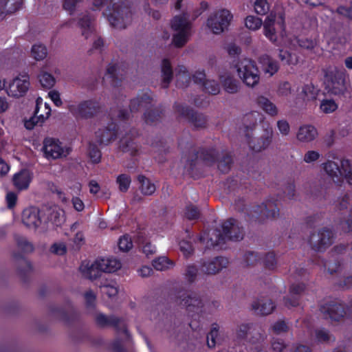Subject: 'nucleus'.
<instances>
[{
    "instance_id": "1",
    "label": "nucleus",
    "mask_w": 352,
    "mask_h": 352,
    "mask_svg": "<svg viewBox=\"0 0 352 352\" xmlns=\"http://www.w3.org/2000/svg\"><path fill=\"white\" fill-rule=\"evenodd\" d=\"M282 194H277L276 199H267L261 204H256L250 208L247 207L243 198H238L234 201V208L237 212L244 214L249 220L263 222L265 219H273L279 214L278 207V198L287 197L289 199H294L295 196V184L292 179H286L282 182Z\"/></svg>"
},
{
    "instance_id": "2",
    "label": "nucleus",
    "mask_w": 352,
    "mask_h": 352,
    "mask_svg": "<svg viewBox=\"0 0 352 352\" xmlns=\"http://www.w3.org/2000/svg\"><path fill=\"white\" fill-rule=\"evenodd\" d=\"M184 144L183 140H179L178 146L182 150V157L186 158L184 168L192 176H193L194 169L196 167L199 158L205 165L208 166H211L218 162V168L223 173H227L230 170L233 163L230 154H223L220 158L219 151L213 146L210 148H200L197 151L192 142H187L186 146Z\"/></svg>"
},
{
    "instance_id": "3",
    "label": "nucleus",
    "mask_w": 352,
    "mask_h": 352,
    "mask_svg": "<svg viewBox=\"0 0 352 352\" xmlns=\"http://www.w3.org/2000/svg\"><path fill=\"white\" fill-rule=\"evenodd\" d=\"M106 2L107 0H92L96 10H100ZM104 14L111 26L117 29H125L132 21L131 7L124 0H110V6Z\"/></svg>"
},
{
    "instance_id": "4",
    "label": "nucleus",
    "mask_w": 352,
    "mask_h": 352,
    "mask_svg": "<svg viewBox=\"0 0 352 352\" xmlns=\"http://www.w3.org/2000/svg\"><path fill=\"white\" fill-rule=\"evenodd\" d=\"M265 336L261 332L258 326L254 323H243L239 324L235 331L234 341L239 344L233 348L234 352H249L248 345L254 346L260 351L261 343Z\"/></svg>"
},
{
    "instance_id": "5",
    "label": "nucleus",
    "mask_w": 352,
    "mask_h": 352,
    "mask_svg": "<svg viewBox=\"0 0 352 352\" xmlns=\"http://www.w3.org/2000/svg\"><path fill=\"white\" fill-rule=\"evenodd\" d=\"M175 298L177 302L186 307L188 316L192 319L188 325L193 331H197L200 326L199 319L204 307L203 300L197 293L188 294L184 289L178 290Z\"/></svg>"
},
{
    "instance_id": "6",
    "label": "nucleus",
    "mask_w": 352,
    "mask_h": 352,
    "mask_svg": "<svg viewBox=\"0 0 352 352\" xmlns=\"http://www.w3.org/2000/svg\"><path fill=\"white\" fill-rule=\"evenodd\" d=\"M153 98L146 91L139 94L135 98L131 100L129 108L131 113H135L141 109H146L144 113V120L147 124H155L160 122L164 114V109L162 106L157 107L154 109H148L151 104Z\"/></svg>"
},
{
    "instance_id": "7",
    "label": "nucleus",
    "mask_w": 352,
    "mask_h": 352,
    "mask_svg": "<svg viewBox=\"0 0 352 352\" xmlns=\"http://www.w3.org/2000/svg\"><path fill=\"white\" fill-rule=\"evenodd\" d=\"M222 232L219 230L214 231V236L210 238L213 248L221 246L226 241H239L244 237L243 228L234 218H229L221 224Z\"/></svg>"
},
{
    "instance_id": "8",
    "label": "nucleus",
    "mask_w": 352,
    "mask_h": 352,
    "mask_svg": "<svg viewBox=\"0 0 352 352\" xmlns=\"http://www.w3.org/2000/svg\"><path fill=\"white\" fill-rule=\"evenodd\" d=\"M322 166L325 173L334 183L340 186L345 179L352 186V168L349 160L342 159L339 162L328 160Z\"/></svg>"
},
{
    "instance_id": "9",
    "label": "nucleus",
    "mask_w": 352,
    "mask_h": 352,
    "mask_svg": "<svg viewBox=\"0 0 352 352\" xmlns=\"http://www.w3.org/2000/svg\"><path fill=\"white\" fill-rule=\"evenodd\" d=\"M323 72L324 84L328 93L336 96L344 95L347 89L345 71L330 66Z\"/></svg>"
},
{
    "instance_id": "10",
    "label": "nucleus",
    "mask_w": 352,
    "mask_h": 352,
    "mask_svg": "<svg viewBox=\"0 0 352 352\" xmlns=\"http://www.w3.org/2000/svg\"><path fill=\"white\" fill-rule=\"evenodd\" d=\"M236 67L239 77L247 86L253 87L259 82V71L254 61L244 58Z\"/></svg>"
},
{
    "instance_id": "11",
    "label": "nucleus",
    "mask_w": 352,
    "mask_h": 352,
    "mask_svg": "<svg viewBox=\"0 0 352 352\" xmlns=\"http://www.w3.org/2000/svg\"><path fill=\"white\" fill-rule=\"evenodd\" d=\"M69 112L76 118L88 120L96 116L100 110L99 103L94 100H87L68 107Z\"/></svg>"
},
{
    "instance_id": "12",
    "label": "nucleus",
    "mask_w": 352,
    "mask_h": 352,
    "mask_svg": "<svg viewBox=\"0 0 352 352\" xmlns=\"http://www.w3.org/2000/svg\"><path fill=\"white\" fill-rule=\"evenodd\" d=\"M319 310L325 319L339 322L346 314V306L340 300H331L321 304Z\"/></svg>"
},
{
    "instance_id": "13",
    "label": "nucleus",
    "mask_w": 352,
    "mask_h": 352,
    "mask_svg": "<svg viewBox=\"0 0 352 352\" xmlns=\"http://www.w3.org/2000/svg\"><path fill=\"white\" fill-rule=\"evenodd\" d=\"M334 241L333 231L327 228H322L318 234H311L309 243L313 250L318 252H324Z\"/></svg>"
},
{
    "instance_id": "14",
    "label": "nucleus",
    "mask_w": 352,
    "mask_h": 352,
    "mask_svg": "<svg viewBox=\"0 0 352 352\" xmlns=\"http://www.w3.org/2000/svg\"><path fill=\"white\" fill-rule=\"evenodd\" d=\"M233 18L227 9H221L210 15L207 20V26L215 34H219L226 30Z\"/></svg>"
},
{
    "instance_id": "15",
    "label": "nucleus",
    "mask_w": 352,
    "mask_h": 352,
    "mask_svg": "<svg viewBox=\"0 0 352 352\" xmlns=\"http://www.w3.org/2000/svg\"><path fill=\"white\" fill-rule=\"evenodd\" d=\"M173 107L180 117L186 119L195 128L206 127L207 119L204 114L199 113L192 108L178 102H175Z\"/></svg>"
},
{
    "instance_id": "16",
    "label": "nucleus",
    "mask_w": 352,
    "mask_h": 352,
    "mask_svg": "<svg viewBox=\"0 0 352 352\" xmlns=\"http://www.w3.org/2000/svg\"><path fill=\"white\" fill-rule=\"evenodd\" d=\"M71 149L63 146L58 139L45 138L43 140V151L47 160H56L66 157L69 154Z\"/></svg>"
},
{
    "instance_id": "17",
    "label": "nucleus",
    "mask_w": 352,
    "mask_h": 352,
    "mask_svg": "<svg viewBox=\"0 0 352 352\" xmlns=\"http://www.w3.org/2000/svg\"><path fill=\"white\" fill-rule=\"evenodd\" d=\"M96 322L100 327H113L118 334L123 333L128 340L131 339V335L127 329L126 324L122 318L113 315L107 316L103 314H99L96 317Z\"/></svg>"
},
{
    "instance_id": "18",
    "label": "nucleus",
    "mask_w": 352,
    "mask_h": 352,
    "mask_svg": "<svg viewBox=\"0 0 352 352\" xmlns=\"http://www.w3.org/2000/svg\"><path fill=\"white\" fill-rule=\"evenodd\" d=\"M228 261L223 256H216L211 259L202 258L199 262V270L206 274H216L227 267Z\"/></svg>"
},
{
    "instance_id": "19",
    "label": "nucleus",
    "mask_w": 352,
    "mask_h": 352,
    "mask_svg": "<svg viewBox=\"0 0 352 352\" xmlns=\"http://www.w3.org/2000/svg\"><path fill=\"white\" fill-rule=\"evenodd\" d=\"M347 245L345 244H339L333 247L331 252V256L333 258L334 263H332L331 261H324L321 260V263L322 264L324 270H327V272L330 274H333L336 272L340 265L341 263L338 260V256L343 254L346 252L347 250Z\"/></svg>"
},
{
    "instance_id": "20",
    "label": "nucleus",
    "mask_w": 352,
    "mask_h": 352,
    "mask_svg": "<svg viewBox=\"0 0 352 352\" xmlns=\"http://www.w3.org/2000/svg\"><path fill=\"white\" fill-rule=\"evenodd\" d=\"M22 222L29 228L36 229L41 223L40 210L35 206H30L23 210Z\"/></svg>"
},
{
    "instance_id": "21",
    "label": "nucleus",
    "mask_w": 352,
    "mask_h": 352,
    "mask_svg": "<svg viewBox=\"0 0 352 352\" xmlns=\"http://www.w3.org/2000/svg\"><path fill=\"white\" fill-rule=\"evenodd\" d=\"M23 79L16 78L9 84L8 94L12 97L19 98L24 96L30 86L28 76H23Z\"/></svg>"
},
{
    "instance_id": "22",
    "label": "nucleus",
    "mask_w": 352,
    "mask_h": 352,
    "mask_svg": "<svg viewBox=\"0 0 352 352\" xmlns=\"http://www.w3.org/2000/svg\"><path fill=\"white\" fill-rule=\"evenodd\" d=\"M304 283L292 284L289 287V295L284 297L285 305L287 307H295L299 305L300 296L305 291Z\"/></svg>"
},
{
    "instance_id": "23",
    "label": "nucleus",
    "mask_w": 352,
    "mask_h": 352,
    "mask_svg": "<svg viewBox=\"0 0 352 352\" xmlns=\"http://www.w3.org/2000/svg\"><path fill=\"white\" fill-rule=\"evenodd\" d=\"M32 178V173L29 170L23 168L14 175L12 183L19 191H23L29 188Z\"/></svg>"
},
{
    "instance_id": "24",
    "label": "nucleus",
    "mask_w": 352,
    "mask_h": 352,
    "mask_svg": "<svg viewBox=\"0 0 352 352\" xmlns=\"http://www.w3.org/2000/svg\"><path fill=\"white\" fill-rule=\"evenodd\" d=\"M118 135V126L111 123L104 129H100L96 132L98 142L100 144L107 145L111 141L115 140Z\"/></svg>"
},
{
    "instance_id": "25",
    "label": "nucleus",
    "mask_w": 352,
    "mask_h": 352,
    "mask_svg": "<svg viewBox=\"0 0 352 352\" xmlns=\"http://www.w3.org/2000/svg\"><path fill=\"white\" fill-rule=\"evenodd\" d=\"M12 256L16 261H19L17 269L19 276L23 283H27L29 275L32 271L31 263L21 253L14 252Z\"/></svg>"
},
{
    "instance_id": "26",
    "label": "nucleus",
    "mask_w": 352,
    "mask_h": 352,
    "mask_svg": "<svg viewBox=\"0 0 352 352\" xmlns=\"http://www.w3.org/2000/svg\"><path fill=\"white\" fill-rule=\"evenodd\" d=\"M248 143L250 148L255 152H260L267 148L272 142V131L270 133L266 131L265 134L260 138L250 139V136L247 137Z\"/></svg>"
},
{
    "instance_id": "27",
    "label": "nucleus",
    "mask_w": 352,
    "mask_h": 352,
    "mask_svg": "<svg viewBox=\"0 0 352 352\" xmlns=\"http://www.w3.org/2000/svg\"><path fill=\"white\" fill-rule=\"evenodd\" d=\"M122 72H124V74L120 73V67L118 64L110 63L108 65L107 74L109 78H111L110 83L112 87H118L121 85L124 76L126 74V72H124V69H122Z\"/></svg>"
},
{
    "instance_id": "28",
    "label": "nucleus",
    "mask_w": 352,
    "mask_h": 352,
    "mask_svg": "<svg viewBox=\"0 0 352 352\" xmlns=\"http://www.w3.org/2000/svg\"><path fill=\"white\" fill-rule=\"evenodd\" d=\"M263 71L265 74L272 76L279 69L278 62L267 54L262 55L259 58Z\"/></svg>"
},
{
    "instance_id": "29",
    "label": "nucleus",
    "mask_w": 352,
    "mask_h": 352,
    "mask_svg": "<svg viewBox=\"0 0 352 352\" xmlns=\"http://www.w3.org/2000/svg\"><path fill=\"white\" fill-rule=\"evenodd\" d=\"M94 16L90 13L84 14L78 21V25L82 31V34L87 38L94 31Z\"/></svg>"
},
{
    "instance_id": "30",
    "label": "nucleus",
    "mask_w": 352,
    "mask_h": 352,
    "mask_svg": "<svg viewBox=\"0 0 352 352\" xmlns=\"http://www.w3.org/2000/svg\"><path fill=\"white\" fill-rule=\"evenodd\" d=\"M318 135V131L315 126L306 124L300 126L297 133L298 140L309 142L314 140Z\"/></svg>"
},
{
    "instance_id": "31",
    "label": "nucleus",
    "mask_w": 352,
    "mask_h": 352,
    "mask_svg": "<svg viewBox=\"0 0 352 352\" xmlns=\"http://www.w3.org/2000/svg\"><path fill=\"white\" fill-rule=\"evenodd\" d=\"M50 311L67 324L73 322L77 318V314L73 309L66 311L61 307H50Z\"/></svg>"
},
{
    "instance_id": "32",
    "label": "nucleus",
    "mask_w": 352,
    "mask_h": 352,
    "mask_svg": "<svg viewBox=\"0 0 352 352\" xmlns=\"http://www.w3.org/2000/svg\"><path fill=\"white\" fill-rule=\"evenodd\" d=\"M252 309L258 311L261 315L270 314L275 309L274 302L271 299H258L253 302Z\"/></svg>"
},
{
    "instance_id": "33",
    "label": "nucleus",
    "mask_w": 352,
    "mask_h": 352,
    "mask_svg": "<svg viewBox=\"0 0 352 352\" xmlns=\"http://www.w3.org/2000/svg\"><path fill=\"white\" fill-rule=\"evenodd\" d=\"M23 5V0H0V12L10 14L19 10Z\"/></svg>"
},
{
    "instance_id": "34",
    "label": "nucleus",
    "mask_w": 352,
    "mask_h": 352,
    "mask_svg": "<svg viewBox=\"0 0 352 352\" xmlns=\"http://www.w3.org/2000/svg\"><path fill=\"white\" fill-rule=\"evenodd\" d=\"M176 72V86L179 88L187 87L191 80L187 68L184 65H178Z\"/></svg>"
},
{
    "instance_id": "35",
    "label": "nucleus",
    "mask_w": 352,
    "mask_h": 352,
    "mask_svg": "<svg viewBox=\"0 0 352 352\" xmlns=\"http://www.w3.org/2000/svg\"><path fill=\"white\" fill-rule=\"evenodd\" d=\"M162 87L168 88L173 80V72L171 63L167 58H164L162 61Z\"/></svg>"
},
{
    "instance_id": "36",
    "label": "nucleus",
    "mask_w": 352,
    "mask_h": 352,
    "mask_svg": "<svg viewBox=\"0 0 352 352\" xmlns=\"http://www.w3.org/2000/svg\"><path fill=\"white\" fill-rule=\"evenodd\" d=\"M103 272L104 271L103 267H102L99 258H97L90 266L83 270L86 277L92 280L100 277Z\"/></svg>"
},
{
    "instance_id": "37",
    "label": "nucleus",
    "mask_w": 352,
    "mask_h": 352,
    "mask_svg": "<svg viewBox=\"0 0 352 352\" xmlns=\"http://www.w3.org/2000/svg\"><path fill=\"white\" fill-rule=\"evenodd\" d=\"M261 120L260 114L257 111L246 113L243 117V124L245 129V136L248 137L249 131H252L257 124L258 119Z\"/></svg>"
},
{
    "instance_id": "38",
    "label": "nucleus",
    "mask_w": 352,
    "mask_h": 352,
    "mask_svg": "<svg viewBox=\"0 0 352 352\" xmlns=\"http://www.w3.org/2000/svg\"><path fill=\"white\" fill-rule=\"evenodd\" d=\"M99 261L105 273H113L121 268L120 261L113 257L100 258Z\"/></svg>"
},
{
    "instance_id": "39",
    "label": "nucleus",
    "mask_w": 352,
    "mask_h": 352,
    "mask_svg": "<svg viewBox=\"0 0 352 352\" xmlns=\"http://www.w3.org/2000/svg\"><path fill=\"white\" fill-rule=\"evenodd\" d=\"M40 103L38 100H36L34 115L30 118V120L25 122V127L27 129L31 130L37 124H41L47 119V117H44L43 114H38Z\"/></svg>"
},
{
    "instance_id": "40",
    "label": "nucleus",
    "mask_w": 352,
    "mask_h": 352,
    "mask_svg": "<svg viewBox=\"0 0 352 352\" xmlns=\"http://www.w3.org/2000/svg\"><path fill=\"white\" fill-rule=\"evenodd\" d=\"M258 105L268 115L276 116L278 114L276 106L268 98L263 96H258L256 99Z\"/></svg>"
},
{
    "instance_id": "41",
    "label": "nucleus",
    "mask_w": 352,
    "mask_h": 352,
    "mask_svg": "<svg viewBox=\"0 0 352 352\" xmlns=\"http://www.w3.org/2000/svg\"><path fill=\"white\" fill-rule=\"evenodd\" d=\"M220 80L226 92L229 94H236L239 91V81L231 76H221Z\"/></svg>"
},
{
    "instance_id": "42",
    "label": "nucleus",
    "mask_w": 352,
    "mask_h": 352,
    "mask_svg": "<svg viewBox=\"0 0 352 352\" xmlns=\"http://www.w3.org/2000/svg\"><path fill=\"white\" fill-rule=\"evenodd\" d=\"M138 181L140 183V190L141 192L146 196L153 195L155 190V185L143 175L138 176Z\"/></svg>"
},
{
    "instance_id": "43",
    "label": "nucleus",
    "mask_w": 352,
    "mask_h": 352,
    "mask_svg": "<svg viewBox=\"0 0 352 352\" xmlns=\"http://www.w3.org/2000/svg\"><path fill=\"white\" fill-rule=\"evenodd\" d=\"M171 28L175 31L190 30L191 24L185 16L177 15L171 21Z\"/></svg>"
},
{
    "instance_id": "44",
    "label": "nucleus",
    "mask_w": 352,
    "mask_h": 352,
    "mask_svg": "<svg viewBox=\"0 0 352 352\" xmlns=\"http://www.w3.org/2000/svg\"><path fill=\"white\" fill-rule=\"evenodd\" d=\"M320 90L318 87L313 85V83H308L304 85L302 89L301 94L304 100L313 101L316 100L317 96Z\"/></svg>"
},
{
    "instance_id": "45",
    "label": "nucleus",
    "mask_w": 352,
    "mask_h": 352,
    "mask_svg": "<svg viewBox=\"0 0 352 352\" xmlns=\"http://www.w3.org/2000/svg\"><path fill=\"white\" fill-rule=\"evenodd\" d=\"M274 19L270 16L266 18L263 24V34L271 42L274 43L277 40L276 30L274 27Z\"/></svg>"
},
{
    "instance_id": "46",
    "label": "nucleus",
    "mask_w": 352,
    "mask_h": 352,
    "mask_svg": "<svg viewBox=\"0 0 352 352\" xmlns=\"http://www.w3.org/2000/svg\"><path fill=\"white\" fill-rule=\"evenodd\" d=\"M153 267L158 271H164L174 266V262L167 256H160L152 262Z\"/></svg>"
},
{
    "instance_id": "47",
    "label": "nucleus",
    "mask_w": 352,
    "mask_h": 352,
    "mask_svg": "<svg viewBox=\"0 0 352 352\" xmlns=\"http://www.w3.org/2000/svg\"><path fill=\"white\" fill-rule=\"evenodd\" d=\"M173 36V44L176 47H182L188 41L190 30L177 31Z\"/></svg>"
},
{
    "instance_id": "48",
    "label": "nucleus",
    "mask_w": 352,
    "mask_h": 352,
    "mask_svg": "<svg viewBox=\"0 0 352 352\" xmlns=\"http://www.w3.org/2000/svg\"><path fill=\"white\" fill-rule=\"evenodd\" d=\"M338 108V104L333 99H322L320 102V109L325 114L336 111Z\"/></svg>"
},
{
    "instance_id": "49",
    "label": "nucleus",
    "mask_w": 352,
    "mask_h": 352,
    "mask_svg": "<svg viewBox=\"0 0 352 352\" xmlns=\"http://www.w3.org/2000/svg\"><path fill=\"white\" fill-rule=\"evenodd\" d=\"M32 56L36 60H43L47 54L46 47L42 44H34L31 49Z\"/></svg>"
},
{
    "instance_id": "50",
    "label": "nucleus",
    "mask_w": 352,
    "mask_h": 352,
    "mask_svg": "<svg viewBox=\"0 0 352 352\" xmlns=\"http://www.w3.org/2000/svg\"><path fill=\"white\" fill-rule=\"evenodd\" d=\"M116 183L118 185L119 190L122 192H126L129 189L131 178L127 174H120L116 178Z\"/></svg>"
},
{
    "instance_id": "51",
    "label": "nucleus",
    "mask_w": 352,
    "mask_h": 352,
    "mask_svg": "<svg viewBox=\"0 0 352 352\" xmlns=\"http://www.w3.org/2000/svg\"><path fill=\"white\" fill-rule=\"evenodd\" d=\"M17 247L23 253H31L34 251L33 245L24 236H17L15 238Z\"/></svg>"
},
{
    "instance_id": "52",
    "label": "nucleus",
    "mask_w": 352,
    "mask_h": 352,
    "mask_svg": "<svg viewBox=\"0 0 352 352\" xmlns=\"http://www.w3.org/2000/svg\"><path fill=\"white\" fill-rule=\"evenodd\" d=\"M83 0H63V8L69 14H73L82 4Z\"/></svg>"
},
{
    "instance_id": "53",
    "label": "nucleus",
    "mask_w": 352,
    "mask_h": 352,
    "mask_svg": "<svg viewBox=\"0 0 352 352\" xmlns=\"http://www.w3.org/2000/svg\"><path fill=\"white\" fill-rule=\"evenodd\" d=\"M278 57L282 62L286 65H295L297 63V58L295 54H292L287 50H280Z\"/></svg>"
},
{
    "instance_id": "54",
    "label": "nucleus",
    "mask_w": 352,
    "mask_h": 352,
    "mask_svg": "<svg viewBox=\"0 0 352 352\" xmlns=\"http://www.w3.org/2000/svg\"><path fill=\"white\" fill-rule=\"evenodd\" d=\"M41 85L44 88L50 89L55 84V78L50 73L43 72L38 76Z\"/></svg>"
},
{
    "instance_id": "55",
    "label": "nucleus",
    "mask_w": 352,
    "mask_h": 352,
    "mask_svg": "<svg viewBox=\"0 0 352 352\" xmlns=\"http://www.w3.org/2000/svg\"><path fill=\"white\" fill-rule=\"evenodd\" d=\"M262 23L263 21L261 19L252 15L248 16L245 20V25L246 28L252 30H256L259 29L261 27Z\"/></svg>"
},
{
    "instance_id": "56",
    "label": "nucleus",
    "mask_w": 352,
    "mask_h": 352,
    "mask_svg": "<svg viewBox=\"0 0 352 352\" xmlns=\"http://www.w3.org/2000/svg\"><path fill=\"white\" fill-rule=\"evenodd\" d=\"M120 250L129 252L133 247V242L129 235L126 234L120 237L118 243Z\"/></svg>"
},
{
    "instance_id": "57",
    "label": "nucleus",
    "mask_w": 352,
    "mask_h": 352,
    "mask_svg": "<svg viewBox=\"0 0 352 352\" xmlns=\"http://www.w3.org/2000/svg\"><path fill=\"white\" fill-rule=\"evenodd\" d=\"M203 87L206 92L212 95H217L220 91V85L215 80H207Z\"/></svg>"
},
{
    "instance_id": "58",
    "label": "nucleus",
    "mask_w": 352,
    "mask_h": 352,
    "mask_svg": "<svg viewBox=\"0 0 352 352\" xmlns=\"http://www.w3.org/2000/svg\"><path fill=\"white\" fill-rule=\"evenodd\" d=\"M263 263L265 269L274 270L276 265V259L274 252L266 254L263 259Z\"/></svg>"
},
{
    "instance_id": "59",
    "label": "nucleus",
    "mask_w": 352,
    "mask_h": 352,
    "mask_svg": "<svg viewBox=\"0 0 352 352\" xmlns=\"http://www.w3.org/2000/svg\"><path fill=\"white\" fill-rule=\"evenodd\" d=\"M85 306L87 309H94L96 307V296L92 290L87 291L84 294Z\"/></svg>"
},
{
    "instance_id": "60",
    "label": "nucleus",
    "mask_w": 352,
    "mask_h": 352,
    "mask_svg": "<svg viewBox=\"0 0 352 352\" xmlns=\"http://www.w3.org/2000/svg\"><path fill=\"white\" fill-rule=\"evenodd\" d=\"M261 259L260 255L253 251L247 252L244 254V262L247 266L256 264Z\"/></svg>"
},
{
    "instance_id": "61",
    "label": "nucleus",
    "mask_w": 352,
    "mask_h": 352,
    "mask_svg": "<svg viewBox=\"0 0 352 352\" xmlns=\"http://www.w3.org/2000/svg\"><path fill=\"white\" fill-rule=\"evenodd\" d=\"M197 272L198 269L195 265H188L186 267L185 277L190 283H192L195 280L197 276Z\"/></svg>"
},
{
    "instance_id": "62",
    "label": "nucleus",
    "mask_w": 352,
    "mask_h": 352,
    "mask_svg": "<svg viewBox=\"0 0 352 352\" xmlns=\"http://www.w3.org/2000/svg\"><path fill=\"white\" fill-rule=\"evenodd\" d=\"M200 214L198 208L193 205L186 206L185 217L189 220H195L199 218Z\"/></svg>"
},
{
    "instance_id": "63",
    "label": "nucleus",
    "mask_w": 352,
    "mask_h": 352,
    "mask_svg": "<svg viewBox=\"0 0 352 352\" xmlns=\"http://www.w3.org/2000/svg\"><path fill=\"white\" fill-rule=\"evenodd\" d=\"M179 248L181 252L184 254V256L188 258L192 254L194 249L190 242L182 240L179 242Z\"/></svg>"
},
{
    "instance_id": "64",
    "label": "nucleus",
    "mask_w": 352,
    "mask_h": 352,
    "mask_svg": "<svg viewBox=\"0 0 352 352\" xmlns=\"http://www.w3.org/2000/svg\"><path fill=\"white\" fill-rule=\"evenodd\" d=\"M340 227L342 232L349 233L352 232V208L346 220L340 221Z\"/></svg>"
}]
</instances>
